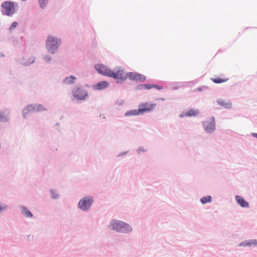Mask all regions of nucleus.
Returning a JSON list of instances; mask_svg holds the SVG:
<instances>
[{
    "label": "nucleus",
    "mask_w": 257,
    "mask_h": 257,
    "mask_svg": "<svg viewBox=\"0 0 257 257\" xmlns=\"http://www.w3.org/2000/svg\"><path fill=\"white\" fill-rule=\"evenodd\" d=\"M211 201L212 197L210 195L204 196L200 199V202L202 204H205Z\"/></svg>",
    "instance_id": "21"
},
{
    "label": "nucleus",
    "mask_w": 257,
    "mask_h": 257,
    "mask_svg": "<svg viewBox=\"0 0 257 257\" xmlns=\"http://www.w3.org/2000/svg\"><path fill=\"white\" fill-rule=\"evenodd\" d=\"M144 89L150 90L153 88V84L146 83L144 84Z\"/></svg>",
    "instance_id": "30"
},
{
    "label": "nucleus",
    "mask_w": 257,
    "mask_h": 257,
    "mask_svg": "<svg viewBox=\"0 0 257 257\" xmlns=\"http://www.w3.org/2000/svg\"><path fill=\"white\" fill-rule=\"evenodd\" d=\"M211 80L215 83L220 84L226 81V79H223L220 77L211 78Z\"/></svg>",
    "instance_id": "25"
},
{
    "label": "nucleus",
    "mask_w": 257,
    "mask_h": 257,
    "mask_svg": "<svg viewBox=\"0 0 257 257\" xmlns=\"http://www.w3.org/2000/svg\"><path fill=\"white\" fill-rule=\"evenodd\" d=\"M51 197L53 199H57L60 198V195L56 190L51 189L50 190Z\"/></svg>",
    "instance_id": "23"
},
{
    "label": "nucleus",
    "mask_w": 257,
    "mask_h": 257,
    "mask_svg": "<svg viewBox=\"0 0 257 257\" xmlns=\"http://www.w3.org/2000/svg\"><path fill=\"white\" fill-rule=\"evenodd\" d=\"M144 89V84H141L137 85L135 87V90H142Z\"/></svg>",
    "instance_id": "32"
},
{
    "label": "nucleus",
    "mask_w": 257,
    "mask_h": 257,
    "mask_svg": "<svg viewBox=\"0 0 257 257\" xmlns=\"http://www.w3.org/2000/svg\"><path fill=\"white\" fill-rule=\"evenodd\" d=\"M76 77L73 75L66 77L63 80V83L66 84L71 85L75 83Z\"/></svg>",
    "instance_id": "16"
},
{
    "label": "nucleus",
    "mask_w": 257,
    "mask_h": 257,
    "mask_svg": "<svg viewBox=\"0 0 257 257\" xmlns=\"http://www.w3.org/2000/svg\"><path fill=\"white\" fill-rule=\"evenodd\" d=\"M141 115L140 113V111L138 109H131L128 111H126L124 115L126 117H130L131 116H137Z\"/></svg>",
    "instance_id": "19"
},
{
    "label": "nucleus",
    "mask_w": 257,
    "mask_h": 257,
    "mask_svg": "<svg viewBox=\"0 0 257 257\" xmlns=\"http://www.w3.org/2000/svg\"><path fill=\"white\" fill-rule=\"evenodd\" d=\"M185 111H183L182 113L180 114L179 117L180 118H183V117L186 116V115H185Z\"/></svg>",
    "instance_id": "36"
},
{
    "label": "nucleus",
    "mask_w": 257,
    "mask_h": 257,
    "mask_svg": "<svg viewBox=\"0 0 257 257\" xmlns=\"http://www.w3.org/2000/svg\"><path fill=\"white\" fill-rule=\"evenodd\" d=\"M156 106V103H151L150 102L140 103L138 107L140 114L153 111Z\"/></svg>",
    "instance_id": "7"
},
{
    "label": "nucleus",
    "mask_w": 257,
    "mask_h": 257,
    "mask_svg": "<svg viewBox=\"0 0 257 257\" xmlns=\"http://www.w3.org/2000/svg\"><path fill=\"white\" fill-rule=\"evenodd\" d=\"M34 105L33 103L29 104L27 105L22 111V114L23 117L27 119L28 117V114L30 113L34 112Z\"/></svg>",
    "instance_id": "11"
},
{
    "label": "nucleus",
    "mask_w": 257,
    "mask_h": 257,
    "mask_svg": "<svg viewBox=\"0 0 257 257\" xmlns=\"http://www.w3.org/2000/svg\"><path fill=\"white\" fill-rule=\"evenodd\" d=\"M159 99L163 100V101L165 100V98H159Z\"/></svg>",
    "instance_id": "41"
},
{
    "label": "nucleus",
    "mask_w": 257,
    "mask_h": 257,
    "mask_svg": "<svg viewBox=\"0 0 257 257\" xmlns=\"http://www.w3.org/2000/svg\"><path fill=\"white\" fill-rule=\"evenodd\" d=\"M178 89V87H176V86H174V87H173V89H174V90H176V89Z\"/></svg>",
    "instance_id": "40"
},
{
    "label": "nucleus",
    "mask_w": 257,
    "mask_h": 257,
    "mask_svg": "<svg viewBox=\"0 0 257 257\" xmlns=\"http://www.w3.org/2000/svg\"><path fill=\"white\" fill-rule=\"evenodd\" d=\"M59 125H60V124H59V122H57V123H56V125H57V126H59Z\"/></svg>",
    "instance_id": "42"
},
{
    "label": "nucleus",
    "mask_w": 257,
    "mask_h": 257,
    "mask_svg": "<svg viewBox=\"0 0 257 257\" xmlns=\"http://www.w3.org/2000/svg\"><path fill=\"white\" fill-rule=\"evenodd\" d=\"M18 25V23L17 22H14L12 23V24L11 25V26H10L9 28V32L10 33H11V32L15 29L16 28L17 26Z\"/></svg>",
    "instance_id": "27"
},
{
    "label": "nucleus",
    "mask_w": 257,
    "mask_h": 257,
    "mask_svg": "<svg viewBox=\"0 0 257 257\" xmlns=\"http://www.w3.org/2000/svg\"><path fill=\"white\" fill-rule=\"evenodd\" d=\"M251 136H252L254 138H255L257 139V133H252L251 134Z\"/></svg>",
    "instance_id": "37"
},
{
    "label": "nucleus",
    "mask_w": 257,
    "mask_h": 257,
    "mask_svg": "<svg viewBox=\"0 0 257 257\" xmlns=\"http://www.w3.org/2000/svg\"><path fill=\"white\" fill-rule=\"evenodd\" d=\"M22 214L27 218H31L33 217V214L31 211L25 206L21 205L20 207Z\"/></svg>",
    "instance_id": "15"
},
{
    "label": "nucleus",
    "mask_w": 257,
    "mask_h": 257,
    "mask_svg": "<svg viewBox=\"0 0 257 257\" xmlns=\"http://www.w3.org/2000/svg\"><path fill=\"white\" fill-rule=\"evenodd\" d=\"M127 153H128V151L120 153H119L117 155L116 157H121V156H124L125 155H126L127 154Z\"/></svg>",
    "instance_id": "35"
},
{
    "label": "nucleus",
    "mask_w": 257,
    "mask_h": 257,
    "mask_svg": "<svg viewBox=\"0 0 257 257\" xmlns=\"http://www.w3.org/2000/svg\"><path fill=\"white\" fill-rule=\"evenodd\" d=\"M49 0H38L39 7L41 9H44L48 5Z\"/></svg>",
    "instance_id": "24"
},
{
    "label": "nucleus",
    "mask_w": 257,
    "mask_h": 257,
    "mask_svg": "<svg viewBox=\"0 0 257 257\" xmlns=\"http://www.w3.org/2000/svg\"><path fill=\"white\" fill-rule=\"evenodd\" d=\"M257 246V239H248L241 241L238 245V246Z\"/></svg>",
    "instance_id": "14"
},
{
    "label": "nucleus",
    "mask_w": 257,
    "mask_h": 257,
    "mask_svg": "<svg viewBox=\"0 0 257 257\" xmlns=\"http://www.w3.org/2000/svg\"><path fill=\"white\" fill-rule=\"evenodd\" d=\"M110 228L115 232L122 233H128L132 231V227L130 224L117 219H112L110 222Z\"/></svg>",
    "instance_id": "1"
},
{
    "label": "nucleus",
    "mask_w": 257,
    "mask_h": 257,
    "mask_svg": "<svg viewBox=\"0 0 257 257\" xmlns=\"http://www.w3.org/2000/svg\"><path fill=\"white\" fill-rule=\"evenodd\" d=\"M208 89H209V87L207 86L203 85V86H201L200 87H198L196 89V90L198 91L202 92V91H205Z\"/></svg>",
    "instance_id": "28"
},
{
    "label": "nucleus",
    "mask_w": 257,
    "mask_h": 257,
    "mask_svg": "<svg viewBox=\"0 0 257 257\" xmlns=\"http://www.w3.org/2000/svg\"><path fill=\"white\" fill-rule=\"evenodd\" d=\"M153 88H155L157 90H162L163 89V86L156 84H153Z\"/></svg>",
    "instance_id": "33"
},
{
    "label": "nucleus",
    "mask_w": 257,
    "mask_h": 257,
    "mask_svg": "<svg viewBox=\"0 0 257 257\" xmlns=\"http://www.w3.org/2000/svg\"><path fill=\"white\" fill-rule=\"evenodd\" d=\"M1 7L3 8L1 11L2 14L11 17L15 14V8L18 7V4L15 2L6 1L2 4Z\"/></svg>",
    "instance_id": "4"
},
{
    "label": "nucleus",
    "mask_w": 257,
    "mask_h": 257,
    "mask_svg": "<svg viewBox=\"0 0 257 257\" xmlns=\"http://www.w3.org/2000/svg\"><path fill=\"white\" fill-rule=\"evenodd\" d=\"M43 59L47 63H50L51 61V57L49 55H45L43 57Z\"/></svg>",
    "instance_id": "29"
},
{
    "label": "nucleus",
    "mask_w": 257,
    "mask_h": 257,
    "mask_svg": "<svg viewBox=\"0 0 257 257\" xmlns=\"http://www.w3.org/2000/svg\"><path fill=\"white\" fill-rule=\"evenodd\" d=\"M62 40L59 37L48 35L46 40V47L48 52L52 54H54L58 50L61 45Z\"/></svg>",
    "instance_id": "2"
},
{
    "label": "nucleus",
    "mask_w": 257,
    "mask_h": 257,
    "mask_svg": "<svg viewBox=\"0 0 257 257\" xmlns=\"http://www.w3.org/2000/svg\"><path fill=\"white\" fill-rule=\"evenodd\" d=\"M5 55L3 53L0 52V58L4 57Z\"/></svg>",
    "instance_id": "38"
},
{
    "label": "nucleus",
    "mask_w": 257,
    "mask_h": 257,
    "mask_svg": "<svg viewBox=\"0 0 257 257\" xmlns=\"http://www.w3.org/2000/svg\"><path fill=\"white\" fill-rule=\"evenodd\" d=\"M220 51H221V50H220V49H219V50L218 51V52H220Z\"/></svg>",
    "instance_id": "43"
},
{
    "label": "nucleus",
    "mask_w": 257,
    "mask_h": 257,
    "mask_svg": "<svg viewBox=\"0 0 257 257\" xmlns=\"http://www.w3.org/2000/svg\"><path fill=\"white\" fill-rule=\"evenodd\" d=\"M94 198L92 196H85L80 199L78 203V208L83 211H87L94 203Z\"/></svg>",
    "instance_id": "5"
},
{
    "label": "nucleus",
    "mask_w": 257,
    "mask_h": 257,
    "mask_svg": "<svg viewBox=\"0 0 257 257\" xmlns=\"http://www.w3.org/2000/svg\"><path fill=\"white\" fill-rule=\"evenodd\" d=\"M217 103L221 106L226 109H230L232 107L231 102H226L222 99H219L217 100Z\"/></svg>",
    "instance_id": "18"
},
{
    "label": "nucleus",
    "mask_w": 257,
    "mask_h": 257,
    "mask_svg": "<svg viewBox=\"0 0 257 257\" xmlns=\"http://www.w3.org/2000/svg\"><path fill=\"white\" fill-rule=\"evenodd\" d=\"M199 113L200 111L198 109L191 108L188 111H185V115H186V116L188 117L196 116L197 115L199 114Z\"/></svg>",
    "instance_id": "17"
},
{
    "label": "nucleus",
    "mask_w": 257,
    "mask_h": 257,
    "mask_svg": "<svg viewBox=\"0 0 257 257\" xmlns=\"http://www.w3.org/2000/svg\"><path fill=\"white\" fill-rule=\"evenodd\" d=\"M147 151V149H145V148L144 147H140L137 150V152L138 154H140L141 152H146Z\"/></svg>",
    "instance_id": "31"
},
{
    "label": "nucleus",
    "mask_w": 257,
    "mask_h": 257,
    "mask_svg": "<svg viewBox=\"0 0 257 257\" xmlns=\"http://www.w3.org/2000/svg\"><path fill=\"white\" fill-rule=\"evenodd\" d=\"M34 105V113L46 110L47 109L41 104L33 103Z\"/></svg>",
    "instance_id": "20"
},
{
    "label": "nucleus",
    "mask_w": 257,
    "mask_h": 257,
    "mask_svg": "<svg viewBox=\"0 0 257 257\" xmlns=\"http://www.w3.org/2000/svg\"><path fill=\"white\" fill-rule=\"evenodd\" d=\"M126 76L132 81H136L139 82H144L146 80V77L141 73L135 72L126 73Z\"/></svg>",
    "instance_id": "9"
},
{
    "label": "nucleus",
    "mask_w": 257,
    "mask_h": 257,
    "mask_svg": "<svg viewBox=\"0 0 257 257\" xmlns=\"http://www.w3.org/2000/svg\"><path fill=\"white\" fill-rule=\"evenodd\" d=\"M124 73L123 69H117L115 68L113 70H111L109 77L116 80L117 84H122L127 78L126 74L123 75Z\"/></svg>",
    "instance_id": "6"
},
{
    "label": "nucleus",
    "mask_w": 257,
    "mask_h": 257,
    "mask_svg": "<svg viewBox=\"0 0 257 257\" xmlns=\"http://www.w3.org/2000/svg\"><path fill=\"white\" fill-rule=\"evenodd\" d=\"M237 203L242 208H249V204L243 197L239 195H236L235 197Z\"/></svg>",
    "instance_id": "13"
},
{
    "label": "nucleus",
    "mask_w": 257,
    "mask_h": 257,
    "mask_svg": "<svg viewBox=\"0 0 257 257\" xmlns=\"http://www.w3.org/2000/svg\"><path fill=\"white\" fill-rule=\"evenodd\" d=\"M202 126L206 133L210 134H212L215 130L216 128L215 117L211 116L209 122L207 121H203L202 122Z\"/></svg>",
    "instance_id": "8"
},
{
    "label": "nucleus",
    "mask_w": 257,
    "mask_h": 257,
    "mask_svg": "<svg viewBox=\"0 0 257 257\" xmlns=\"http://www.w3.org/2000/svg\"><path fill=\"white\" fill-rule=\"evenodd\" d=\"M8 208V205H4V206H2L1 204H0V213L2 212V211L3 210H6Z\"/></svg>",
    "instance_id": "34"
},
{
    "label": "nucleus",
    "mask_w": 257,
    "mask_h": 257,
    "mask_svg": "<svg viewBox=\"0 0 257 257\" xmlns=\"http://www.w3.org/2000/svg\"><path fill=\"white\" fill-rule=\"evenodd\" d=\"M5 114V111L4 109H0V122H6L9 120Z\"/></svg>",
    "instance_id": "22"
},
{
    "label": "nucleus",
    "mask_w": 257,
    "mask_h": 257,
    "mask_svg": "<svg viewBox=\"0 0 257 257\" xmlns=\"http://www.w3.org/2000/svg\"><path fill=\"white\" fill-rule=\"evenodd\" d=\"M72 94L73 97L79 101H85L88 97V90L80 84H76L73 87Z\"/></svg>",
    "instance_id": "3"
},
{
    "label": "nucleus",
    "mask_w": 257,
    "mask_h": 257,
    "mask_svg": "<svg viewBox=\"0 0 257 257\" xmlns=\"http://www.w3.org/2000/svg\"><path fill=\"white\" fill-rule=\"evenodd\" d=\"M85 86L86 87H90V85H89V84H86L85 85Z\"/></svg>",
    "instance_id": "39"
},
{
    "label": "nucleus",
    "mask_w": 257,
    "mask_h": 257,
    "mask_svg": "<svg viewBox=\"0 0 257 257\" xmlns=\"http://www.w3.org/2000/svg\"><path fill=\"white\" fill-rule=\"evenodd\" d=\"M95 69L99 74L108 77L111 71L110 68L102 64H96Z\"/></svg>",
    "instance_id": "10"
},
{
    "label": "nucleus",
    "mask_w": 257,
    "mask_h": 257,
    "mask_svg": "<svg viewBox=\"0 0 257 257\" xmlns=\"http://www.w3.org/2000/svg\"><path fill=\"white\" fill-rule=\"evenodd\" d=\"M35 61V58L34 57H32L29 58V59L24 63V65L25 66H29L31 64L34 63Z\"/></svg>",
    "instance_id": "26"
},
{
    "label": "nucleus",
    "mask_w": 257,
    "mask_h": 257,
    "mask_svg": "<svg viewBox=\"0 0 257 257\" xmlns=\"http://www.w3.org/2000/svg\"><path fill=\"white\" fill-rule=\"evenodd\" d=\"M109 83L107 81H101L93 85V88L97 90H102L107 88Z\"/></svg>",
    "instance_id": "12"
}]
</instances>
